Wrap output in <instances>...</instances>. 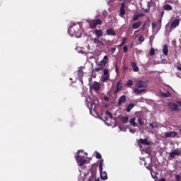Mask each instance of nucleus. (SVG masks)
Segmentation results:
<instances>
[{"mask_svg":"<svg viewBox=\"0 0 181 181\" xmlns=\"http://www.w3.org/2000/svg\"><path fill=\"white\" fill-rule=\"evenodd\" d=\"M103 163H104V160H99V170L100 173V177L102 180H107L108 179V175H107V172H103Z\"/></svg>","mask_w":181,"mask_h":181,"instance_id":"obj_1","label":"nucleus"},{"mask_svg":"<svg viewBox=\"0 0 181 181\" xmlns=\"http://www.w3.org/2000/svg\"><path fill=\"white\" fill-rule=\"evenodd\" d=\"M89 26L91 29H95L98 25H103L101 19H94L88 22Z\"/></svg>","mask_w":181,"mask_h":181,"instance_id":"obj_2","label":"nucleus"},{"mask_svg":"<svg viewBox=\"0 0 181 181\" xmlns=\"http://www.w3.org/2000/svg\"><path fill=\"white\" fill-rule=\"evenodd\" d=\"M78 30H80V25H78V28H77L76 24H73V25H71L68 30V33L73 37V36H74L77 32H78Z\"/></svg>","mask_w":181,"mask_h":181,"instance_id":"obj_3","label":"nucleus"},{"mask_svg":"<svg viewBox=\"0 0 181 181\" xmlns=\"http://www.w3.org/2000/svg\"><path fill=\"white\" fill-rule=\"evenodd\" d=\"M76 162L78 165V166H83L86 162H87V160L84 158V157L80 156V150L77 151V156H76Z\"/></svg>","mask_w":181,"mask_h":181,"instance_id":"obj_4","label":"nucleus"},{"mask_svg":"<svg viewBox=\"0 0 181 181\" xmlns=\"http://www.w3.org/2000/svg\"><path fill=\"white\" fill-rule=\"evenodd\" d=\"M83 77H84V71H83V66H80L78 70V78L82 84H83Z\"/></svg>","mask_w":181,"mask_h":181,"instance_id":"obj_5","label":"nucleus"},{"mask_svg":"<svg viewBox=\"0 0 181 181\" xmlns=\"http://www.w3.org/2000/svg\"><path fill=\"white\" fill-rule=\"evenodd\" d=\"M180 23V20L179 18H176L173 20L170 23V29H176L177 26H179Z\"/></svg>","mask_w":181,"mask_h":181,"instance_id":"obj_6","label":"nucleus"},{"mask_svg":"<svg viewBox=\"0 0 181 181\" xmlns=\"http://www.w3.org/2000/svg\"><path fill=\"white\" fill-rule=\"evenodd\" d=\"M90 88H92V90H95V91H100L101 85H100V83L97 81H93V83L90 85Z\"/></svg>","mask_w":181,"mask_h":181,"instance_id":"obj_7","label":"nucleus"},{"mask_svg":"<svg viewBox=\"0 0 181 181\" xmlns=\"http://www.w3.org/2000/svg\"><path fill=\"white\" fill-rule=\"evenodd\" d=\"M180 155L181 151L177 149H175L169 153V157L171 158L172 159H174V158H176V156H180Z\"/></svg>","mask_w":181,"mask_h":181,"instance_id":"obj_8","label":"nucleus"},{"mask_svg":"<svg viewBox=\"0 0 181 181\" xmlns=\"http://www.w3.org/2000/svg\"><path fill=\"white\" fill-rule=\"evenodd\" d=\"M168 107L171 111H179V105L175 103H169Z\"/></svg>","mask_w":181,"mask_h":181,"instance_id":"obj_9","label":"nucleus"},{"mask_svg":"<svg viewBox=\"0 0 181 181\" xmlns=\"http://www.w3.org/2000/svg\"><path fill=\"white\" fill-rule=\"evenodd\" d=\"M122 90V81H119L116 84V90L114 91V94H117V93H119Z\"/></svg>","mask_w":181,"mask_h":181,"instance_id":"obj_10","label":"nucleus"},{"mask_svg":"<svg viewBox=\"0 0 181 181\" xmlns=\"http://www.w3.org/2000/svg\"><path fill=\"white\" fill-rule=\"evenodd\" d=\"M125 103H127V96L123 95L119 98L117 105L118 107H121V105H122V104H125Z\"/></svg>","mask_w":181,"mask_h":181,"instance_id":"obj_11","label":"nucleus"},{"mask_svg":"<svg viewBox=\"0 0 181 181\" xmlns=\"http://www.w3.org/2000/svg\"><path fill=\"white\" fill-rule=\"evenodd\" d=\"M136 87V88H146V83L144 81H138Z\"/></svg>","mask_w":181,"mask_h":181,"instance_id":"obj_12","label":"nucleus"},{"mask_svg":"<svg viewBox=\"0 0 181 181\" xmlns=\"http://www.w3.org/2000/svg\"><path fill=\"white\" fill-rule=\"evenodd\" d=\"M165 138H175L177 135L176 132H169L164 133Z\"/></svg>","mask_w":181,"mask_h":181,"instance_id":"obj_13","label":"nucleus"},{"mask_svg":"<svg viewBox=\"0 0 181 181\" xmlns=\"http://www.w3.org/2000/svg\"><path fill=\"white\" fill-rule=\"evenodd\" d=\"M144 16H145V13H139L137 14H134L132 19H133L134 22H136V21H138L139 19V18H142Z\"/></svg>","mask_w":181,"mask_h":181,"instance_id":"obj_14","label":"nucleus"},{"mask_svg":"<svg viewBox=\"0 0 181 181\" xmlns=\"http://www.w3.org/2000/svg\"><path fill=\"white\" fill-rule=\"evenodd\" d=\"M119 12L121 18H123L124 15H125V3H122Z\"/></svg>","mask_w":181,"mask_h":181,"instance_id":"obj_15","label":"nucleus"},{"mask_svg":"<svg viewBox=\"0 0 181 181\" xmlns=\"http://www.w3.org/2000/svg\"><path fill=\"white\" fill-rule=\"evenodd\" d=\"M93 43L98 45L97 46H104V42L100 40L98 37H95L93 39Z\"/></svg>","mask_w":181,"mask_h":181,"instance_id":"obj_16","label":"nucleus"},{"mask_svg":"<svg viewBox=\"0 0 181 181\" xmlns=\"http://www.w3.org/2000/svg\"><path fill=\"white\" fill-rule=\"evenodd\" d=\"M104 67H105V65H103V64H101L100 62L97 65V66L95 68L94 71H101L103 70H104Z\"/></svg>","mask_w":181,"mask_h":181,"instance_id":"obj_17","label":"nucleus"},{"mask_svg":"<svg viewBox=\"0 0 181 181\" xmlns=\"http://www.w3.org/2000/svg\"><path fill=\"white\" fill-rule=\"evenodd\" d=\"M95 35L98 38L102 37L103 36L104 33L101 30H95Z\"/></svg>","mask_w":181,"mask_h":181,"instance_id":"obj_18","label":"nucleus"},{"mask_svg":"<svg viewBox=\"0 0 181 181\" xmlns=\"http://www.w3.org/2000/svg\"><path fill=\"white\" fill-rule=\"evenodd\" d=\"M106 33L108 36H115L117 35L112 28L107 29Z\"/></svg>","mask_w":181,"mask_h":181,"instance_id":"obj_19","label":"nucleus"},{"mask_svg":"<svg viewBox=\"0 0 181 181\" xmlns=\"http://www.w3.org/2000/svg\"><path fill=\"white\" fill-rule=\"evenodd\" d=\"M141 25H142V21H139L134 23L132 25V29H138Z\"/></svg>","mask_w":181,"mask_h":181,"instance_id":"obj_20","label":"nucleus"},{"mask_svg":"<svg viewBox=\"0 0 181 181\" xmlns=\"http://www.w3.org/2000/svg\"><path fill=\"white\" fill-rule=\"evenodd\" d=\"M139 142V144H142V145H151V142L148 141L147 139H140Z\"/></svg>","mask_w":181,"mask_h":181,"instance_id":"obj_21","label":"nucleus"},{"mask_svg":"<svg viewBox=\"0 0 181 181\" xmlns=\"http://www.w3.org/2000/svg\"><path fill=\"white\" fill-rule=\"evenodd\" d=\"M132 67L133 71L134 72L139 71V67H138V65H136V63L132 62Z\"/></svg>","mask_w":181,"mask_h":181,"instance_id":"obj_22","label":"nucleus"},{"mask_svg":"<svg viewBox=\"0 0 181 181\" xmlns=\"http://www.w3.org/2000/svg\"><path fill=\"white\" fill-rule=\"evenodd\" d=\"M108 62V57L107 55L104 56L103 59L100 61V64L103 66H107V62Z\"/></svg>","mask_w":181,"mask_h":181,"instance_id":"obj_23","label":"nucleus"},{"mask_svg":"<svg viewBox=\"0 0 181 181\" xmlns=\"http://www.w3.org/2000/svg\"><path fill=\"white\" fill-rule=\"evenodd\" d=\"M163 53L165 56H168L169 53V49H168V45H164L163 47Z\"/></svg>","mask_w":181,"mask_h":181,"instance_id":"obj_24","label":"nucleus"},{"mask_svg":"<svg viewBox=\"0 0 181 181\" xmlns=\"http://www.w3.org/2000/svg\"><path fill=\"white\" fill-rule=\"evenodd\" d=\"M110 81V75H102V83H107Z\"/></svg>","mask_w":181,"mask_h":181,"instance_id":"obj_25","label":"nucleus"},{"mask_svg":"<svg viewBox=\"0 0 181 181\" xmlns=\"http://www.w3.org/2000/svg\"><path fill=\"white\" fill-rule=\"evenodd\" d=\"M146 91V89H138V88H135L134 90V94H141V93H144Z\"/></svg>","mask_w":181,"mask_h":181,"instance_id":"obj_26","label":"nucleus"},{"mask_svg":"<svg viewBox=\"0 0 181 181\" xmlns=\"http://www.w3.org/2000/svg\"><path fill=\"white\" fill-rule=\"evenodd\" d=\"M134 107H135V104L134 103H130L127 107L126 108V111L127 112H131V110H132V108H134Z\"/></svg>","mask_w":181,"mask_h":181,"instance_id":"obj_27","label":"nucleus"},{"mask_svg":"<svg viewBox=\"0 0 181 181\" xmlns=\"http://www.w3.org/2000/svg\"><path fill=\"white\" fill-rule=\"evenodd\" d=\"M164 11H172L173 8L170 6V4H165L163 6Z\"/></svg>","mask_w":181,"mask_h":181,"instance_id":"obj_28","label":"nucleus"},{"mask_svg":"<svg viewBox=\"0 0 181 181\" xmlns=\"http://www.w3.org/2000/svg\"><path fill=\"white\" fill-rule=\"evenodd\" d=\"M136 118L135 117H133V118H132V119H130V124H131V125H132V127H136V122H135V121H136Z\"/></svg>","mask_w":181,"mask_h":181,"instance_id":"obj_29","label":"nucleus"},{"mask_svg":"<svg viewBox=\"0 0 181 181\" xmlns=\"http://www.w3.org/2000/svg\"><path fill=\"white\" fill-rule=\"evenodd\" d=\"M121 121L124 123V124H127V122H128V121H129V117H122L121 118Z\"/></svg>","mask_w":181,"mask_h":181,"instance_id":"obj_30","label":"nucleus"},{"mask_svg":"<svg viewBox=\"0 0 181 181\" xmlns=\"http://www.w3.org/2000/svg\"><path fill=\"white\" fill-rule=\"evenodd\" d=\"M91 176L88 178V181H94V179H95V173H93V171H91Z\"/></svg>","mask_w":181,"mask_h":181,"instance_id":"obj_31","label":"nucleus"},{"mask_svg":"<svg viewBox=\"0 0 181 181\" xmlns=\"http://www.w3.org/2000/svg\"><path fill=\"white\" fill-rule=\"evenodd\" d=\"M134 84V82L132 81V80H129L127 81L126 86L127 87H131V86H132Z\"/></svg>","mask_w":181,"mask_h":181,"instance_id":"obj_32","label":"nucleus"},{"mask_svg":"<svg viewBox=\"0 0 181 181\" xmlns=\"http://www.w3.org/2000/svg\"><path fill=\"white\" fill-rule=\"evenodd\" d=\"M150 127L153 129V128H156V129L159 128V125H158V124H156V123H153V122L150 124Z\"/></svg>","mask_w":181,"mask_h":181,"instance_id":"obj_33","label":"nucleus"},{"mask_svg":"<svg viewBox=\"0 0 181 181\" xmlns=\"http://www.w3.org/2000/svg\"><path fill=\"white\" fill-rule=\"evenodd\" d=\"M125 43H127V37H124V38L122 40V41L120 45L119 46V47H122V46H124V45H125Z\"/></svg>","mask_w":181,"mask_h":181,"instance_id":"obj_34","label":"nucleus"},{"mask_svg":"<svg viewBox=\"0 0 181 181\" xmlns=\"http://www.w3.org/2000/svg\"><path fill=\"white\" fill-rule=\"evenodd\" d=\"M103 76H110V71L107 69L103 70Z\"/></svg>","mask_w":181,"mask_h":181,"instance_id":"obj_35","label":"nucleus"},{"mask_svg":"<svg viewBox=\"0 0 181 181\" xmlns=\"http://www.w3.org/2000/svg\"><path fill=\"white\" fill-rule=\"evenodd\" d=\"M149 54L151 56H155V49L153 47L151 48Z\"/></svg>","mask_w":181,"mask_h":181,"instance_id":"obj_36","label":"nucleus"},{"mask_svg":"<svg viewBox=\"0 0 181 181\" xmlns=\"http://www.w3.org/2000/svg\"><path fill=\"white\" fill-rule=\"evenodd\" d=\"M145 41V37H144V36L142 35H140L139 37V42H140L141 43H142V42H144Z\"/></svg>","mask_w":181,"mask_h":181,"instance_id":"obj_37","label":"nucleus"},{"mask_svg":"<svg viewBox=\"0 0 181 181\" xmlns=\"http://www.w3.org/2000/svg\"><path fill=\"white\" fill-rule=\"evenodd\" d=\"M105 115L109 116V118H110V119H112V114H111V112H110V111L107 110V111L105 112Z\"/></svg>","mask_w":181,"mask_h":181,"instance_id":"obj_38","label":"nucleus"},{"mask_svg":"<svg viewBox=\"0 0 181 181\" xmlns=\"http://www.w3.org/2000/svg\"><path fill=\"white\" fill-rule=\"evenodd\" d=\"M177 70H179V71H181V63L180 62L177 63Z\"/></svg>","mask_w":181,"mask_h":181,"instance_id":"obj_39","label":"nucleus"},{"mask_svg":"<svg viewBox=\"0 0 181 181\" xmlns=\"http://www.w3.org/2000/svg\"><path fill=\"white\" fill-rule=\"evenodd\" d=\"M95 158L97 159H101V158H102L101 154L98 152H96Z\"/></svg>","mask_w":181,"mask_h":181,"instance_id":"obj_40","label":"nucleus"},{"mask_svg":"<svg viewBox=\"0 0 181 181\" xmlns=\"http://www.w3.org/2000/svg\"><path fill=\"white\" fill-rule=\"evenodd\" d=\"M163 97H165V98H168V97H170V93H163Z\"/></svg>","mask_w":181,"mask_h":181,"instance_id":"obj_41","label":"nucleus"},{"mask_svg":"<svg viewBox=\"0 0 181 181\" xmlns=\"http://www.w3.org/2000/svg\"><path fill=\"white\" fill-rule=\"evenodd\" d=\"M138 122L140 125H144V122L142 121V118L139 117L138 119Z\"/></svg>","mask_w":181,"mask_h":181,"instance_id":"obj_42","label":"nucleus"},{"mask_svg":"<svg viewBox=\"0 0 181 181\" xmlns=\"http://www.w3.org/2000/svg\"><path fill=\"white\" fill-rule=\"evenodd\" d=\"M175 179H176L177 181H181V176H180V175H177L175 176Z\"/></svg>","mask_w":181,"mask_h":181,"instance_id":"obj_43","label":"nucleus"},{"mask_svg":"<svg viewBox=\"0 0 181 181\" xmlns=\"http://www.w3.org/2000/svg\"><path fill=\"white\" fill-rule=\"evenodd\" d=\"M123 52H124V53H127V52H128V47L127 46H124L123 47Z\"/></svg>","mask_w":181,"mask_h":181,"instance_id":"obj_44","label":"nucleus"},{"mask_svg":"<svg viewBox=\"0 0 181 181\" xmlns=\"http://www.w3.org/2000/svg\"><path fill=\"white\" fill-rule=\"evenodd\" d=\"M103 100L105 101H110V98H108L107 96H104Z\"/></svg>","mask_w":181,"mask_h":181,"instance_id":"obj_45","label":"nucleus"},{"mask_svg":"<svg viewBox=\"0 0 181 181\" xmlns=\"http://www.w3.org/2000/svg\"><path fill=\"white\" fill-rule=\"evenodd\" d=\"M117 50V48H115V47H112V49H111V52L112 53H115V51Z\"/></svg>","mask_w":181,"mask_h":181,"instance_id":"obj_46","label":"nucleus"},{"mask_svg":"<svg viewBox=\"0 0 181 181\" xmlns=\"http://www.w3.org/2000/svg\"><path fill=\"white\" fill-rule=\"evenodd\" d=\"M158 181H166V179L164 177H162L161 179L158 180Z\"/></svg>","mask_w":181,"mask_h":181,"instance_id":"obj_47","label":"nucleus"},{"mask_svg":"<svg viewBox=\"0 0 181 181\" xmlns=\"http://www.w3.org/2000/svg\"><path fill=\"white\" fill-rule=\"evenodd\" d=\"M160 14H161V17L160 18H163V15L165 14V11H162L160 13Z\"/></svg>","mask_w":181,"mask_h":181,"instance_id":"obj_48","label":"nucleus"},{"mask_svg":"<svg viewBox=\"0 0 181 181\" xmlns=\"http://www.w3.org/2000/svg\"><path fill=\"white\" fill-rule=\"evenodd\" d=\"M115 71H116V73H118V66H115Z\"/></svg>","mask_w":181,"mask_h":181,"instance_id":"obj_49","label":"nucleus"},{"mask_svg":"<svg viewBox=\"0 0 181 181\" xmlns=\"http://www.w3.org/2000/svg\"><path fill=\"white\" fill-rule=\"evenodd\" d=\"M177 103L181 107V101H177Z\"/></svg>","mask_w":181,"mask_h":181,"instance_id":"obj_50","label":"nucleus"},{"mask_svg":"<svg viewBox=\"0 0 181 181\" xmlns=\"http://www.w3.org/2000/svg\"><path fill=\"white\" fill-rule=\"evenodd\" d=\"M158 23H162V18H160L159 19Z\"/></svg>","mask_w":181,"mask_h":181,"instance_id":"obj_51","label":"nucleus"},{"mask_svg":"<svg viewBox=\"0 0 181 181\" xmlns=\"http://www.w3.org/2000/svg\"><path fill=\"white\" fill-rule=\"evenodd\" d=\"M94 181H100V178L95 179Z\"/></svg>","mask_w":181,"mask_h":181,"instance_id":"obj_52","label":"nucleus"},{"mask_svg":"<svg viewBox=\"0 0 181 181\" xmlns=\"http://www.w3.org/2000/svg\"><path fill=\"white\" fill-rule=\"evenodd\" d=\"M124 70H128V67H124Z\"/></svg>","mask_w":181,"mask_h":181,"instance_id":"obj_53","label":"nucleus"},{"mask_svg":"<svg viewBox=\"0 0 181 181\" xmlns=\"http://www.w3.org/2000/svg\"><path fill=\"white\" fill-rule=\"evenodd\" d=\"M131 47H132V44L131 45Z\"/></svg>","mask_w":181,"mask_h":181,"instance_id":"obj_54","label":"nucleus"}]
</instances>
